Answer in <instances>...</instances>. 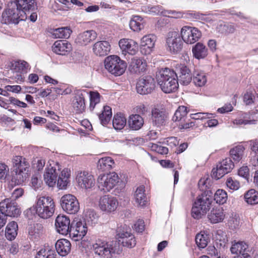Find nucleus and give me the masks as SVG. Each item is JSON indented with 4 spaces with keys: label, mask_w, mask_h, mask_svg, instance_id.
Masks as SVG:
<instances>
[{
    "label": "nucleus",
    "mask_w": 258,
    "mask_h": 258,
    "mask_svg": "<svg viewBox=\"0 0 258 258\" xmlns=\"http://www.w3.org/2000/svg\"><path fill=\"white\" fill-rule=\"evenodd\" d=\"M0 212L5 214L7 217H17L21 213L17 204L8 199L0 203Z\"/></svg>",
    "instance_id": "nucleus-17"
},
{
    "label": "nucleus",
    "mask_w": 258,
    "mask_h": 258,
    "mask_svg": "<svg viewBox=\"0 0 258 258\" xmlns=\"http://www.w3.org/2000/svg\"><path fill=\"white\" fill-rule=\"evenodd\" d=\"M153 150L160 154H167L168 152V149L166 147L158 144H153L152 146Z\"/></svg>",
    "instance_id": "nucleus-61"
},
{
    "label": "nucleus",
    "mask_w": 258,
    "mask_h": 258,
    "mask_svg": "<svg viewBox=\"0 0 258 258\" xmlns=\"http://www.w3.org/2000/svg\"><path fill=\"white\" fill-rule=\"evenodd\" d=\"M192 15L193 18L201 21L207 22L210 21L211 20L209 15L201 14L199 12H196L192 14Z\"/></svg>",
    "instance_id": "nucleus-58"
},
{
    "label": "nucleus",
    "mask_w": 258,
    "mask_h": 258,
    "mask_svg": "<svg viewBox=\"0 0 258 258\" xmlns=\"http://www.w3.org/2000/svg\"><path fill=\"white\" fill-rule=\"evenodd\" d=\"M208 218L212 223H217L222 222L224 218L225 214L223 210L221 208H213L208 214Z\"/></svg>",
    "instance_id": "nucleus-36"
},
{
    "label": "nucleus",
    "mask_w": 258,
    "mask_h": 258,
    "mask_svg": "<svg viewBox=\"0 0 258 258\" xmlns=\"http://www.w3.org/2000/svg\"><path fill=\"white\" fill-rule=\"evenodd\" d=\"M134 112L136 113H163L165 111L163 105L157 104L150 106L148 104L141 103L134 108Z\"/></svg>",
    "instance_id": "nucleus-26"
},
{
    "label": "nucleus",
    "mask_w": 258,
    "mask_h": 258,
    "mask_svg": "<svg viewBox=\"0 0 258 258\" xmlns=\"http://www.w3.org/2000/svg\"><path fill=\"white\" fill-rule=\"evenodd\" d=\"M212 195L211 191H205L197 197L191 209V215L194 218H201L209 211L213 200Z\"/></svg>",
    "instance_id": "nucleus-2"
},
{
    "label": "nucleus",
    "mask_w": 258,
    "mask_h": 258,
    "mask_svg": "<svg viewBox=\"0 0 258 258\" xmlns=\"http://www.w3.org/2000/svg\"><path fill=\"white\" fill-rule=\"evenodd\" d=\"M104 66L109 73L117 77L124 73L127 65L125 61L121 59L118 56L110 55L105 58Z\"/></svg>",
    "instance_id": "nucleus-6"
},
{
    "label": "nucleus",
    "mask_w": 258,
    "mask_h": 258,
    "mask_svg": "<svg viewBox=\"0 0 258 258\" xmlns=\"http://www.w3.org/2000/svg\"><path fill=\"white\" fill-rule=\"evenodd\" d=\"M207 253L213 258H220V255L217 249L213 245H209L207 249Z\"/></svg>",
    "instance_id": "nucleus-59"
},
{
    "label": "nucleus",
    "mask_w": 258,
    "mask_h": 258,
    "mask_svg": "<svg viewBox=\"0 0 258 258\" xmlns=\"http://www.w3.org/2000/svg\"><path fill=\"white\" fill-rule=\"evenodd\" d=\"M72 30L68 27H62L54 30L53 35L56 38H68L71 35Z\"/></svg>",
    "instance_id": "nucleus-48"
},
{
    "label": "nucleus",
    "mask_w": 258,
    "mask_h": 258,
    "mask_svg": "<svg viewBox=\"0 0 258 258\" xmlns=\"http://www.w3.org/2000/svg\"><path fill=\"white\" fill-rule=\"evenodd\" d=\"M193 82L198 87H202L207 82V77L204 73L196 72L193 77Z\"/></svg>",
    "instance_id": "nucleus-50"
},
{
    "label": "nucleus",
    "mask_w": 258,
    "mask_h": 258,
    "mask_svg": "<svg viewBox=\"0 0 258 258\" xmlns=\"http://www.w3.org/2000/svg\"><path fill=\"white\" fill-rule=\"evenodd\" d=\"M178 71L179 78L178 81L180 84L187 85L192 80L191 71L187 66L184 64H179L177 67Z\"/></svg>",
    "instance_id": "nucleus-25"
},
{
    "label": "nucleus",
    "mask_w": 258,
    "mask_h": 258,
    "mask_svg": "<svg viewBox=\"0 0 258 258\" xmlns=\"http://www.w3.org/2000/svg\"><path fill=\"white\" fill-rule=\"evenodd\" d=\"M226 185L228 188L232 190H237L240 186L239 182L236 180H234L232 177L227 178Z\"/></svg>",
    "instance_id": "nucleus-57"
},
{
    "label": "nucleus",
    "mask_w": 258,
    "mask_h": 258,
    "mask_svg": "<svg viewBox=\"0 0 258 258\" xmlns=\"http://www.w3.org/2000/svg\"><path fill=\"white\" fill-rule=\"evenodd\" d=\"M155 81L152 77L147 76L140 79L137 83V92L144 95L151 93L155 88Z\"/></svg>",
    "instance_id": "nucleus-14"
},
{
    "label": "nucleus",
    "mask_w": 258,
    "mask_h": 258,
    "mask_svg": "<svg viewBox=\"0 0 258 258\" xmlns=\"http://www.w3.org/2000/svg\"><path fill=\"white\" fill-rule=\"evenodd\" d=\"M13 2L26 14L33 10L36 5L35 0H14Z\"/></svg>",
    "instance_id": "nucleus-34"
},
{
    "label": "nucleus",
    "mask_w": 258,
    "mask_h": 258,
    "mask_svg": "<svg viewBox=\"0 0 258 258\" xmlns=\"http://www.w3.org/2000/svg\"><path fill=\"white\" fill-rule=\"evenodd\" d=\"M193 56L198 59H204L208 55V49L207 47L201 42H198L192 48Z\"/></svg>",
    "instance_id": "nucleus-31"
},
{
    "label": "nucleus",
    "mask_w": 258,
    "mask_h": 258,
    "mask_svg": "<svg viewBox=\"0 0 258 258\" xmlns=\"http://www.w3.org/2000/svg\"><path fill=\"white\" fill-rule=\"evenodd\" d=\"M110 50V45L106 41H100L96 42L93 46L94 54L99 56L107 55Z\"/></svg>",
    "instance_id": "nucleus-30"
},
{
    "label": "nucleus",
    "mask_w": 258,
    "mask_h": 258,
    "mask_svg": "<svg viewBox=\"0 0 258 258\" xmlns=\"http://www.w3.org/2000/svg\"><path fill=\"white\" fill-rule=\"evenodd\" d=\"M112 114H99V118L101 123L105 126L110 121Z\"/></svg>",
    "instance_id": "nucleus-62"
},
{
    "label": "nucleus",
    "mask_w": 258,
    "mask_h": 258,
    "mask_svg": "<svg viewBox=\"0 0 258 258\" xmlns=\"http://www.w3.org/2000/svg\"><path fill=\"white\" fill-rule=\"evenodd\" d=\"M255 99V97L252 93L246 92L243 96V101L246 105L253 103Z\"/></svg>",
    "instance_id": "nucleus-64"
},
{
    "label": "nucleus",
    "mask_w": 258,
    "mask_h": 258,
    "mask_svg": "<svg viewBox=\"0 0 258 258\" xmlns=\"http://www.w3.org/2000/svg\"><path fill=\"white\" fill-rule=\"evenodd\" d=\"M145 27L143 18L139 16H134L130 22V28L135 32H139Z\"/></svg>",
    "instance_id": "nucleus-39"
},
{
    "label": "nucleus",
    "mask_w": 258,
    "mask_h": 258,
    "mask_svg": "<svg viewBox=\"0 0 258 258\" xmlns=\"http://www.w3.org/2000/svg\"><path fill=\"white\" fill-rule=\"evenodd\" d=\"M126 123V118L123 114H115L112 120L113 127L116 130H122Z\"/></svg>",
    "instance_id": "nucleus-43"
},
{
    "label": "nucleus",
    "mask_w": 258,
    "mask_h": 258,
    "mask_svg": "<svg viewBox=\"0 0 258 258\" xmlns=\"http://www.w3.org/2000/svg\"><path fill=\"white\" fill-rule=\"evenodd\" d=\"M85 94H88V92L85 90H79L75 94L73 106L76 113H83L85 111Z\"/></svg>",
    "instance_id": "nucleus-23"
},
{
    "label": "nucleus",
    "mask_w": 258,
    "mask_h": 258,
    "mask_svg": "<svg viewBox=\"0 0 258 258\" xmlns=\"http://www.w3.org/2000/svg\"><path fill=\"white\" fill-rule=\"evenodd\" d=\"M85 220L90 225H93L98 222V216L93 210H88L85 214Z\"/></svg>",
    "instance_id": "nucleus-52"
},
{
    "label": "nucleus",
    "mask_w": 258,
    "mask_h": 258,
    "mask_svg": "<svg viewBox=\"0 0 258 258\" xmlns=\"http://www.w3.org/2000/svg\"><path fill=\"white\" fill-rule=\"evenodd\" d=\"M35 209L36 214L40 218H49L54 212V202L50 197H40L37 199Z\"/></svg>",
    "instance_id": "nucleus-4"
},
{
    "label": "nucleus",
    "mask_w": 258,
    "mask_h": 258,
    "mask_svg": "<svg viewBox=\"0 0 258 258\" xmlns=\"http://www.w3.org/2000/svg\"><path fill=\"white\" fill-rule=\"evenodd\" d=\"M72 49L71 44L66 40L56 41L52 46V51L59 55H66Z\"/></svg>",
    "instance_id": "nucleus-24"
},
{
    "label": "nucleus",
    "mask_w": 258,
    "mask_h": 258,
    "mask_svg": "<svg viewBox=\"0 0 258 258\" xmlns=\"http://www.w3.org/2000/svg\"><path fill=\"white\" fill-rule=\"evenodd\" d=\"M240 223V219L239 215L236 214H232L228 220V225L230 228L236 229L239 227Z\"/></svg>",
    "instance_id": "nucleus-53"
},
{
    "label": "nucleus",
    "mask_w": 258,
    "mask_h": 258,
    "mask_svg": "<svg viewBox=\"0 0 258 258\" xmlns=\"http://www.w3.org/2000/svg\"><path fill=\"white\" fill-rule=\"evenodd\" d=\"M165 114H152V119L153 123L159 126L162 125L165 121Z\"/></svg>",
    "instance_id": "nucleus-55"
},
{
    "label": "nucleus",
    "mask_w": 258,
    "mask_h": 258,
    "mask_svg": "<svg viewBox=\"0 0 258 258\" xmlns=\"http://www.w3.org/2000/svg\"><path fill=\"white\" fill-rule=\"evenodd\" d=\"M182 40L186 44H194L198 41L202 36L201 31L197 28L183 26L180 30Z\"/></svg>",
    "instance_id": "nucleus-12"
},
{
    "label": "nucleus",
    "mask_w": 258,
    "mask_h": 258,
    "mask_svg": "<svg viewBox=\"0 0 258 258\" xmlns=\"http://www.w3.org/2000/svg\"><path fill=\"white\" fill-rule=\"evenodd\" d=\"M230 250L232 253L241 256L243 258H247L249 256L248 245L244 242L240 241L233 244Z\"/></svg>",
    "instance_id": "nucleus-29"
},
{
    "label": "nucleus",
    "mask_w": 258,
    "mask_h": 258,
    "mask_svg": "<svg viewBox=\"0 0 258 258\" xmlns=\"http://www.w3.org/2000/svg\"><path fill=\"white\" fill-rule=\"evenodd\" d=\"M118 45L121 50L122 54L124 55H126L127 54L131 55H135L138 52V43L132 39H121L119 41Z\"/></svg>",
    "instance_id": "nucleus-16"
},
{
    "label": "nucleus",
    "mask_w": 258,
    "mask_h": 258,
    "mask_svg": "<svg viewBox=\"0 0 258 258\" xmlns=\"http://www.w3.org/2000/svg\"><path fill=\"white\" fill-rule=\"evenodd\" d=\"M196 242L199 247L204 248L206 247L210 241L209 235L204 231L197 234L195 238Z\"/></svg>",
    "instance_id": "nucleus-44"
},
{
    "label": "nucleus",
    "mask_w": 258,
    "mask_h": 258,
    "mask_svg": "<svg viewBox=\"0 0 258 258\" xmlns=\"http://www.w3.org/2000/svg\"><path fill=\"white\" fill-rule=\"evenodd\" d=\"M118 175L115 172L100 175L97 179L98 188L104 192H108L119 182Z\"/></svg>",
    "instance_id": "nucleus-9"
},
{
    "label": "nucleus",
    "mask_w": 258,
    "mask_h": 258,
    "mask_svg": "<svg viewBox=\"0 0 258 258\" xmlns=\"http://www.w3.org/2000/svg\"><path fill=\"white\" fill-rule=\"evenodd\" d=\"M183 41L180 34L176 31H170L167 35L166 45L171 53L177 54L183 48Z\"/></svg>",
    "instance_id": "nucleus-10"
},
{
    "label": "nucleus",
    "mask_w": 258,
    "mask_h": 258,
    "mask_svg": "<svg viewBox=\"0 0 258 258\" xmlns=\"http://www.w3.org/2000/svg\"><path fill=\"white\" fill-rule=\"evenodd\" d=\"M100 94L97 92H90V109L93 110L95 105L100 102Z\"/></svg>",
    "instance_id": "nucleus-54"
},
{
    "label": "nucleus",
    "mask_w": 258,
    "mask_h": 258,
    "mask_svg": "<svg viewBox=\"0 0 258 258\" xmlns=\"http://www.w3.org/2000/svg\"><path fill=\"white\" fill-rule=\"evenodd\" d=\"M70 218L65 215H59L57 216L55 221V226L56 231L62 235L69 234L72 224Z\"/></svg>",
    "instance_id": "nucleus-21"
},
{
    "label": "nucleus",
    "mask_w": 258,
    "mask_h": 258,
    "mask_svg": "<svg viewBox=\"0 0 258 258\" xmlns=\"http://www.w3.org/2000/svg\"><path fill=\"white\" fill-rule=\"evenodd\" d=\"M45 164V160L40 158H36L33 161L34 167L38 171L43 169Z\"/></svg>",
    "instance_id": "nucleus-60"
},
{
    "label": "nucleus",
    "mask_w": 258,
    "mask_h": 258,
    "mask_svg": "<svg viewBox=\"0 0 258 258\" xmlns=\"http://www.w3.org/2000/svg\"><path fill=\"white\" fill-rule=\"evenodd\" d=\"M228 198L227 192L223 189H218L214 194V200L217 203L223 204Z\"/></svg>",
    "instance_id": "nucleus-51"
},
{
    "label": "nucleus",
    "mask_w": 258,
    "mask_h": 258,
    "mask_svg": "<svg viewBox=\"0 0 258 258\" xmlns=\"http://www.w3.org/2000/svg\"><path fill=\"white\" fill-rule=\"evenodd\" d=\"M9 174V167L5 163L0 162V180H5Z\"/></svg>",
    "instance_id": "nucleus-56"
},
{
    "label": "nucleus",
    "mask_w": 258,
    "mask_h": 258,
    "mask_svg": "<svg viewBox=\"0 0 258 258\" xmlns=\"http://www.w3.org/2000/svg\"><path fill=\"white\" fill-rule=\"evenodd\" d=\"M43 227L40 223H36L31 225L28 228V234L31 239H36L43 233Z\"/></svg>",
    "instance_id": "nucleus-41"
},
{
    "label": "nucleus",
    "mask_w": 258,
    "mask_h": 258,
    "mask_svg": "<svg viewBox=\"0 0 258 258\" xmlns=\"http://www.w3.org/2000/svg\"><path fill=\"white\" fill-rule=\"evenodd\" d=\"M87 227L86 223L82 221L72 223V226L69 232L70 237L75 241H79L86 234Z\"/></svg>",
    "instance_id": "nucleus-19"
},
{
    "label": "nucleus",
    "mask_w": 258,
    "mask_h": 258,
    "mask_svg": "<svg viewBox=\"0 0 258 258\" xmlns=\"http://www.w3.org/2000/svg\"><path fill=\"white\" fill-rule=\"evenodd\" d=\"M144 122L143 117L139 114H132L130 116L128 120L130 127L135 131L140 129L143 126Z\"/></svg>",
    "instance_id": "nucleus-35"
},
{
    "label": "nucleus",
    "mask_w": 258,
    "mask_h": 258,
    "mask_svg": "<svg viewBox=\"0 0 258 258\" xmlns=\"http://www.w3.org/2000/svg\"><path fill=\"white\" fill-rule=\"evenodd\" d=\"M147 67V62L144 58L134 56L129 63L128 71L131 74L139 75L145 73Z\"/></svg>",
    "instance_id": "nucleus-15"
},
{
    "label": "nucleus",
    "mask_w": 258,
    "mask_h": 258,
    "mask_svg": "<svg viewBox=\"0 0 258 258\" xmlns=\"http://www.w3.org/2000/svg\"><path fill=\"white\" fill-rule=\"evenodd\" d=\"M18 228L17 223L14 221L8 223L5 231V235L8 240H12L15 238L17 235Z\"/></svg>",
    "instance_id": "nucleus-42"
},
{
    "label": "nucleus",
    "mask_w": 258,
    "mask_h": 258,
    "mask_svg": "<svg viewBox=\"0 0 258 258\" xmlns=\"http://www.w3.org/2000/svg\"><path fill=\"white\" fill-rule=\"evenodd\" d=\"M177 74L176 73L171 69L168 68L162 69L157 75V81L158 85L162 84L163 83L166 82L168 80H173L174 83V78L176 77Z\"/></svg>",
    "instance_id": "nucleus-28"
},
{
    "label": "nucleus",
    "mask_w": 258,
    "mask_h": 258,
    "mask_svg": "<svg viewBox=\"0 0 258 258\" xmlns=\"http://www.w3.org/2000/svg\"><path fill=\"white\" fill-rule=\"evenodd\" d=\"M116 233V237L122 239L121 243L123 246L132 248L136 245L135 237L132 233L131 229L127 225L124 224L118 226Z\"/></svg>",
    "instance_id": "nucleus-7"
},
{
    "label": "nucleus",
    "mask_w": 258,
    "mask_h": 258,
    "mask_svg": "<svg viewBox=\"0 0 258 258\" xmlns=\"http://www.w3.org/2000/svg\"><path fill=\"white\" fill-rule=\"evenodd\" d=\"M76 180L79 186L86 189L92 188L95 184L93 176L86 171L78 173Z\"/></svg>",
    "instance_id": "nucleus-22"
},
{
    "label": "nucleus",
    "mask_w": 258,
    "mask_h": 258,
    "mask_svg": "<svg viewBox=\"0 0 258 258\" xmlns=\"http://www.w3.org/2000/svg\"><path fill=\"white\" fill-rule=\"evenodd\" d=\"M244 148L242 146H237L230 151L231 157L236 162H239L242 158Z\"/></svg>",
    "instance_id": "nucleus-49"
},
{
    "label": "nucleus",
    "mask_w": 258,
    "mask_h": 258,
    "mask_svg": "<svg viewBox=\"0 0 258 258\" xmlns=\"http://www.w3.org/2000/svg\"><path fill=\"white\" fill-rule=\"evenodd\" d=\"M60 205L63 211L70 214L77 213L80 209L78 200L70 194L64 195L61 198Z\"/></svg>",
    "instance_id": "nucleus-11"
},
{
    "label": "nucleus",
    "mask_w": 258,
    "mask_h": 258,
    "mask_svg": "<svg viewBox=\"0 0 258 258\" xmlns=\"http://www.w3.org/2000/svg\"><path fill=\"white\" fill-rule=\"evenodd\" d=\"M97 34L94 30H87L80 33L77 36L76 42L80 45H87L94 41Z\"/></svg>",
    "instance_id": "nucleus-27"
},
{
    "label": "nucleus",
    "mask_w": 258,
    "mask_h": 258,
    "mask_svg": "<svg viewBox=\"0 0 258 258\" xmlns=\"http://www.w3.org/2000/svg\"><path fill=\"white\" fill-rule=\"evenodd\" d=\"M114 162L112 158L105 157L99 160L97 163V168L101 171L110 170L114 165Z\"/></svg>",
    "instance_id": "nucleus-40"
},
{
    "label": "nucleus",
    "mask_w": 258,
    "mask_h": 258,
    "mask_svg": "<svg viewBox=\"0 0 258 258\" xmlns=\"http://www.w3.org/2000/svg\"><path fill=\"white\" fill-rule=\"evenodd\" d=\"M59 173V170L53 167H48L44 174V180L49 187H53L56 183L59 189H65L69 183V179L71 176V170L64 168Z\"/></svg>",
    "instance_id": "nucleus-1"
},
{
    "label": "nucleus",
    "mask_w": 258,
    "mask_h": 258,
    "mask_svg": "<svg viewBox=\"0 0 258 258\" xmlns=\"http://www.w3.org/2000/svg\"><path fill=\"white\" fill-rule=\"evenodd\" d=\"M27 19V15L11 2L2 14V22L5 24H18Z\"/></svg>",
    "instance_id": "nucleus-5"
},
{
    "label": "nucleus",
    "mask_w": 258,
    "mask_h": 258,
    "mask_svg": "<svg viewBox=\"0 0 258 258\" xmlns=\"http://www.w3.org/2000/svg\"><path fill=\"white\" fill-rule=\"evenodd\" d=\"M71 244L66 239H61L55 243V248L57 253L61 256L67 255L70 251Z\"/></svg>",
    "instance_id": "nucleus-32"
},
{
    "label": "nucleus",
    "mask_w": 258,
    "mask_h": 258,
    "mask_svg": "<svg viewBox=\"0 0 258 258\" xmlns=\"http://www.w3.org/2000/svg\"><path fill=\"white\" fill-rule=\"evenodd\" d=\"M134 198L138 206L144 207L147 204V198L144 186H140L137 188L134 194Z\"/></svg>",
    "instance_id": "nucleus-37"
},
{
    "label": "nucleus",
    "mask_w": 258,
    "mask_h": 258,
    "mask_svg": "<svg viewBox=\"0 0 258 258\" xmlns=\"http://www.w3.org/2000/svg\"><path fill=\"white\" fill-rule=\"evenodd\" d=\"M9 67L16 72H27L30 69L29 63L23 60H12L10 62Z\"/></svg>",
    "instance_id": "nucleus-33"
},
{
    "label": "nucleus",
    "mask_w": 258,
    "mask_h": 258,
    "mask_svg": "<svg viewBox=\"0 0 258 258\" xmlns=\"http://www.w3.org/2000/svg\"><path fill=\"white\" fill-rule=\"evenodd\" d=\"M186 114H174L172 117V119L174 122H179L182 124L186 122Z\"/></svg>",
    "instance_id": "nucleus-63"
},
{
    "label": "nucleus",
    "mask_w": 258,
    "mask_h": 258,
    "mask_svg": "<svg viewBox=\"0 0 258 258\" xmlns=\"http://www.w3.org/2000/svg\"><path fill=\"white\" fill-rule=\"evenodd\" d=\"M12 162L15 172L13 180H15V184H22L29 176V163L21 156H14Z\"/></svg>",
    "instance_id": "nucleus-3"
},
{
    "label": "nucleus",
    "mask_w": 258,
    "mask_h": 258,
    "mask_svg": "<svg viewBox=\"0 0 258 258\" xmlns=\"http://www.w3.org/2000/svg\"><path fill=\"white\" fill-rule=\"evenodd\" d=\"M56 254L54 250L49 247L40 249L35 256V258H56Z\"/></svg>",
    "instance_id": "nucleus-46"
},
{
    "label": "nucleus",
    "mask_w": 258,
    "mask_h": 258,
    "mask_svg": "<svg viewBox=\"0 0 258 258\" xmlns=\"http://www.w3.org/2000/svg\"><path fill=\"white\" fill-rule=\"evenodd\" d=\"M93 249L96 254L104 258H111L113 254L118 253L113 243L107 242L100 239L96 240L95 243L93 244Z\"/></svg>",
    "instance_id": "nucleus-8"
},
{
    "label": "nucleus",
    "mask_w": 258,
    "mask_h": 258,
    "mask_svg": "<svg viewBox=\"0 0 258 258\" xmlns=\"http://www.w3.org/2000/svg\"><path fill=\"white\" fill-rule=\"evenodd\" d=\"M161 90L165 93H170L175 92L178 87V80L177 76L174 78V83L173 80H168L165 83L159 85Z\"/></svg>",
    "instance_id": "nucleus-38"
},
{
    "label": "nucleus",
    "mask_w": 258,
    "mask_h": 258,
    "mask_svg": "<svg viewBox=\"0 0 258 258\" xmlns=\"http://www.w3.org/2000/svg\"><path fill=\"white\" fill-rule=\"evenodd\" d=\"M217 30L219 33L227 35L235 32V27L233 24L223 23L219 25L217 27Z\"/></svg>",
    "instance_id": "nucleus-45"
},
{
    "label": "nucleus",
    "mask_w": 258,
    "mask_h": 258,
    "mask_svg": "<svg viewBox=\"0 0 258 258\" xmlns=\"http://www.w3.org/2000/svg\"><path fill=\"white\" fill-rule=\"evenodd\" d=\"M156 39V36L153 34L146 35L141 39L140 51L143 55H149L152 52Z\"/></svg>",
    "instance_id": "nucleus-20"
},
{
    "label": "nucleus",
    "mask_w": 258,
    "mask_h": 258,
    "mask_svg": "<svg viewBox=\"0 0 258 258\" xmlns=\"http://www.w3.org/2000/svg\"><path fill=\"white\" fill-rule=\"evenodd\" d=\"M246 202L250 205L258 204V192L254 189L249 190L244 195Z\"/></svg>",
    "instance_id": "nucleus-47"
},
{
    "label": "nucleus",
    "mask_w": 258,
    "mask_h": 258,
    "mask_svg": "<svg viewBox=\"0 0 258 258\" xmlns=\"http://www.w3.org/2000/svg\"><path fill=\"white\" fill-rule=\"evenodd\" d=\"M234 166V163L230 158L223 159L217 165L216 168H214L212 171V176L216 179H219L224 175L230 172Z\"/></svg>",
    "instance_id": "nucleus-13"
},
{
    "label": "nucleus",
    "mask_w": 258,
    "mask_h": 258,
    "mask_svg": "<svg viewBox=\"0 0 258 258\" xmlns=\"http://www.w3.org/2000/svg\"><path fill=\"white\" fill-rule=\"evenodd\" d=\"M118 205L117 199L112 196L105 195L100 197L99 201L100 209L105 213H110L114 212Z\"/></svg>",
    "instance_id": "nucleus-18"
}]
</instances>
